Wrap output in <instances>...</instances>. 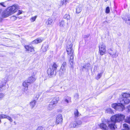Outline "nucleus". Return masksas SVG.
<instances>
[{
	"label": "nucleus",
	"mask_w": 130,
	"mask_h": 130,
	"mask_svg": "<svg viewBox=\"0 0 130 130\" xmlns=\"http://www.w3.org/2000/svg\"><path fill=\"white\" fill-rule=\"evenodd\" d=\"M90 67V64L89 63H87L84 65L83 68L87 69H88Z\"/></svg>",
	"instance_id": "72a5a7b5"
},
{
	"label": "nucleus",
	"mask_w": 130,
	"mask_h": 130,
	"mask_svg": "<svg viewBox=\"0 0 130 130\" xmlns=\"http://www.w3.org/2000/svg\"><path fill=\"white\" fill-rule=\"evenodd\" d=\"M5 96V95L4 94L0 93V99H2Z\"/></svg>",
	"instance_id": "c03bdc74"
},
{
	"label": "nucleus",
	"mask_w": 130,
	"mask_h": 130,
	"mask_svg": "<svg viewBox=\"0 0 130 130\" xmlns=\"http://www.w3.org/2000/svg\"><path fill=\"white\" fill-rule=\"evenodd\" d=\"M59 100V97H56L54 98L52 100L51 103L56 105L58 101Z\"/></svg>",
	"instance_id": "2eb2a0df"
},
{
	"label": "nucleus",
	"mask_w": 130,
	"mask_h": 130,
	"mask_svg": "<svg viewBox=\"0 0 130 130\" xmlns=\"http://www.w3.org/2000/svg\"><path fill=\"white\" fill-rule=\"evenodd\" d=\"M52 91H48V92H51Z\"/></svg>",
	"instance_id": "13d9d810"
},
{
	"label": "nucleus",
	"mask_w": 130,
	"mask_h": 130,
	"mask_svg": "<svg viewBox=\"0 0 130 130\" xmlns=\"http://www.w3.org/2000/svg\"><path fill=\"white\" fill-rule=\"evenodd\" d=\"M105 2L107 1L108 0H105Z\"/></svg>",
	"instance_id": "4d7b16f0"
},
{
	"label": "nucleus",
	"mask_w": 130,
	"mask_h": 130,
	"mask_svg": "<svg viewBox=\"0 0 130 130\" xmlns=\"http://www.w3.org/2000/svg\"><path fill=\"white\" fill-rule=\"evenodd\" d=\"M24 47L26 49V51L28 53L33 52L35 51L34 48L32 46L27 45L25 46Z\"/></svg>",
	"instance_id": "ddd939ff"
},
{
	"label": "nucleus",
	"mask_w": 130,
	"mask_h": 130,
	"mask_svg": "<svg viewBox=\"0 0 130 130\" xmlns=\"http://www.w3.org/2000/svg\"><path fill=\"white\" fill-rule=\"evenodd\" d=\"M17 18L16 17L13 16L11 17V20L13 21H14L17 19Z\"/></svg>",
	"instance_id": "a18cd8bd"
},
{
	"label": "nucleus",
	"mask_w": 130,
	"mask_h": 130,
	"mask_svg": "<svg viewBox=\"0 0 130 130\" xmlns=\"http://www.w3.org/2000/svg\"><path fill=\"white\" fill-rule=\"evenodd\" d=\"M55 106L54 105L51 103V102L50 104L48 106V108L49 110H51L54 108V106Z\"/></svg>",
	"instance_id": "2f4dec72"
},
{
	"label": "nucleus",
	"mask_w": 130,
	"mask_h": 130,
	"mask_svg": "<svg viewBox=\"0 0 130 130\" xmlns=\"http://www.w3.org/2000/svg\"><path fill=\"white\" fill-rule=\"evenodd\" d=\"M75 122H76L77 128L80 127L82 124V122L80 120H78L75 121Z\"/></svg>",
	"instance_id": "393cba45"
},
{
	"label": "nucleus",
	"mask_w": 130,
	"mask_h": 130,
	"mask_svg": "<svg viewBox=\"0 0 130 130\" xmlns=\"http://www.w3.org/2000/svg\"><path fill=\"white\" fill-rule=\"evenodd\" d=\"M42 40L40 38H37L34 41L32 42V44H38V43H40L42 41Z\"/></svg>",
	"instance_id": "b1692460"
},
{
	"label": "nucleus",
	"mask_w": 130,
	"mask_h": 130,
	"mask_svg": "<svg viewBox=\"0 0 130 130\" xmlns=\"http://www.w3.org/2000/svg\"><path fill=\"white\" fill-rule=\"evenodd\" d=\"M106 112L111 114H112L113 112L111 109L110 108H108L106 109Z\"/></svg>",
	"instance_id": "473e14b6"
},
{
	"label": "nucleus",
	"mask_w": 130,
	"mask_h": 130,
	"mask_svg": "<svg viewBox=\"0 0 130 130\" xmlns=\"http://www.w3.org/2000/svg\"><path fill=\"white\" fill-rule=\"evenodd\" d=\"M14 122V123H15V124H15V122Z\"/></svg>",
	"instance_id": "052dcab7"
},
{
	"label": "nucleus",
	"mask_w": 130,
	"mask_h": 130,
	"mask_svg": "<svg viewBox=\"0 0 130 130\" xmlns=\"http://www.w3.org/2000/svg\"><path fill=\"white\" fill-rule=\"evenodd\" d=\"M7 9L11 15L15 13L18 10L17 7L15 5L10 7Z\"/></svg>",
	"instance_id": "6e6552de"
},
{
	"label": "nucleus",
	"mask_w": 130,
	"mask_h": 130,
	"mask_svg": "<svg viewBox=\"0 0 130 130\" xmlns=\"http://www.w3.org/2000/svg\"><path fill=\"white\" fill-rule=\"evenodd\" d=\"M84 38L85 40H87V38H88L89 40H90V36L89 35H87L85 36Z\"/></svg>",
	"instance_id": "a19ab883"
},
{
	"label": "nucleus",
	"mask_w": 130,
	"mask_h": 130,
	"mask_svg": "<svg viewBox=\"0 0 130 130\" xmlns=\"http://www.w3.org/2000/svg\"><path fill=\"white\" fill-rule=\"evenodd\" d=\"M67 63L66 62H64L62 64L61 67L66 68Z\"/></svg>",
	"instance_id": "ea45409f"
},
{
	"label": "nucleus",
	"mask_w": 130,
	"mask_h": 130,
	"mask_svg": "<svg viewBox=\"0 0 130 130\" xmlns=\"http://www.w3.org/2000/svg\"><path fill=\"white\" fill-rule=\"evenodd\" d=\"M100 128L102 130H108V128L107 125L104 122L98 125Z\"/></svg>",
	"instance_id": "9b49d317"
},
{
	"label": "nucleus",
	"mask_w": 130,
	"mask_h": 130,
	"mask_svg": "<svg viewBox=\"0 0 130 130\" xmlns=\"http://www.w3.org/2000/svg\"><path fill=\"white\" fill-rule=\"evenodd\" d=\"M71 98L67 96L64 99V102L66 104H68L71 102Z\"/></svg>",
	"instance_id": "4be33fe9"
},
{
	"label": "nucleus",
	"mask_w": 130,
	"mask_h": 130,
	"mask_svg": "<svg viewBox=\"0 0 130 130\" xmlns=\"http://www.w3.org/2000/svg\"><path fill=\"white\" fill-rule=\"evenodd\" d=\"M72 44L71 42H68L67 45V51L68 56H73L74 50L72 48Z\"/></svg>",
	"instance_id": "f03ea898"
},
{
	"label": "nucleus",
	"mask_w": 130,
	"mask_h": 130,
	"mask_svg": "<svg viewBox=\"0 0 130 130\" xmlns=\"http://www.w3.org/2000/svg\"><path fill=\"white\" fill-rule=\"evenodd\" d=\"M59 25L60 27V30L62 32L65 31L68 27V23H66L63 20L59 22Z\"/></svg>",
	"instance_id": "7ed1b4c3"
},
{
	"label": "nucleus",
	"mask_w": 130,
	"mask_h": 130,
	"mask_svg": "<svg viewBox=\"0 0 130 130\" xmlns=\"http://www.w3.org/2000/svg\"><path fill=\"white\" fill-rule=\"evenodd\" d=\"M79 95L77 93H76L74 96V98L75 99H78L79 98Z\"/></svg>",
	"instance_id": "09e8293b"
},
{
	"label": "nucleus",
	"mask_w": 130,
	"mask_h": 130,
	"mask_svg": "<svg viewBox=\"0 0 130 130\" xmlns=\"http://www.w3.org/2000/svg\"><path fill=\"white\" fill-rule=\"evenodd\" d=\"M48 46L47 44H44L43 45L42 50L43 52L46 51L47 50Z\"/></svg>",
	"instance_id": "bb28decb"
},
{
	"label": "nucleus",
	"mask_w": 130,
	"mask_h": 130,
	"mask_svg": "<svg viewBox=\"0 0 130 130\" xmlns=\"http://www.w3.org/2000/svg\"><path fill=\"white\" fill-rule=\"evenodd\" d=\"M11 15L9 12L8 11L7 9L3 11L2 13V16L4 18H6Z\"/></svg>",
	"instance_id": "4468645a"
},
{
	"label": "nucleus",
	"mask_w": 130,
	"mask_h": 130,
	"mask_svg": "<svg viewBox=\"0 0 130 130\" xmlns=\"http://www.w3.org/2000/svg\"><path fill=\"white\" fill-rule=\"evenodd\" d=\"M63 92V91H61V92Z\"/></svg>",
	"instance_id": "680f3d73"
},
{
	"label": "nucleus",
	"mask_w": 130,
	"mask_h": 130,
	"mask_svg": "<svg viewBox=\"0 0 130 130\" xmlns=\"http://www.w3.org/2000/svg\"><path fill=\"white\" fill-rule=\"evenodd\" d=\"M111 107L116 110L122 111L125 109V107L121 103H113L111 104Z\"/></svg>",
	"instance_id": "20e7f679"
},
{
	"label": "nucleus",
	"mask_w": 130,
	"mask_h": 130,
	"mask_svg": "<svg viewBox=\"0 0 130 130\" xmlns=\"http://www.w3.org/2000/svg\"><path fill=\"white\" fill-rule=\"evenodd\" d=\"M49 124L52 126H54L55 124L54 121V120H50Z\"/></svg>",
	"instance_id": "c9c22d12"
},
{
	"label": "nucleus",
	"mask_w": 130,
	"mask_h": 130,
	"mask_svg": "<svg viewBox=\"0 0 130 130\" xmlns=\"http://www.w3.org/2000/svg\"><path fill=\"white\" fill-rule=\"evenodd\" d=\"M54 71L51 68H48L47 71V73L48 75L50 77H52L54 75Z\"/></svg>",
	"instance_id": "f3484780"
},
{
	"label": "nucleus",
	"mask_w": 130,
	"mask_h": 130,
	"mask_svg": "<svg viewBox=\"0 0 130 130\" xmlns=\"http://www.w3.org/2000/svg\"><path fill=\"white\" fill-rule=\"evenodd\" d=\"M125 116L122 114H117L112 116L110 118L111 121H108V127L111 130H114L116 126L115 123L116 122H119L124 120Z\"/></svg>",
	"instance_id": "f257e3e1"
},
{
	"label": "nucleus",
	"mask_w": 130,
	"mask_h": 130,
	"mask_svg": "<svg viewBox=\"0 0 130 130\" xmlns=\"http://www.w3.org/2000/svg\"><path fill=\"white\" fill-rule=\"evenodd\" d=\"M76 14H78L80 13L82 11V6L79 5L77 6L76 8Z\"/></svg>",
	"instance_id": "a211bd4d"
},
{
	"label": "nucleus",
	"mask_w": 130,
	"mask_h": 130,
	"mask_svg": "<svg viewBox=\"0 0 130 130\" xmlns=\"http://www.w3.org/2000/svg\"><path fill=\"white\" fill-rule=\"evenodd\" d=\"M58 66V64L56 62H54L52 65V69L54 71L56 70Z\"/></svg>",
	"instance_id": "aec40b11"
},
{
	"label": "nucleus",
	"mask_w": 130,
	"mask_h": 130,
	"mask_svg": "<svg viewBox=\"0 0 130 130\" xmlns=\"http://www.w3.org/2000/svg\"><path fill=\"white\" fill-rule=\"evenodd\" d=\"M0 5L4 7H6V5L5 4V3L4 2L0 3Z\"/></svg>",
	"instance_id": "de8ad7c7"
},
{
	"label": "nucleus",
	"mask_w": 130,
	"mask_h": 130,
	"mask_svg": "<svg viewBox=\"0 0 130 130\" xmlns=\"http://www.w3.org/2000/svg\"><path fill=\"white\" fill-rule=\"evenodd\" d=\"M55 123L57 125L61 124L62 122L63 118L61 114H59L57 115L56 116Z\"/></svg>",
	"instance_id": "1a4fd4ad"
},
{
	"label": "nucleus",
	"mask_w": 130,
	"mask_h": 130,
	"mask_svg": "<svg viewBox=\"0 0 130 130\" xmlns=\"http://www.w3.org/2000/svg\"><path fill=\"white\" fill-rule=\"evenodd\" d=\"M130 102V100L127 98H123L120 101V103L123 104H128Z\"/></svg>",
	"instance_id": "dca6fc26"
},
{
	"label": "nucleus",
	"mask_w": 130,
	"mask_h": 130,
	"mask_svg": "<svg viewBox=\"0 0 130 130\" xmlns=\"http://www.w3.org/2000/svg\"><path fill=\"white\" fill-rule=\"evenodd\" d=\"M127 108L128 109V111L130 113V105H128L127 107Z\"/></svg>",
	"instance_id": "8fccbe9b"
},
{
	"label": "nucleus",
	"mask_w": 130,
	"mask_h": 130,
	"mask_svg": "<svg viewBox=\"0 0 130 130\" xmlns=\"http://www.w3.org/2000/svg\"><path fill=\"white\" fill-rule=\"evenodd\" d=\"M1 120H0V123H1Z\"/></svg>",
	"instance_id": "6e6d98bb"
},
{
	"label": "nucleus",
	"mask_w": 130,
	"mask_h": 130,
	"mask_svg": "<svg viewBox=\"0 0 130 130\" xmlns=\"http://www.w3.org/2000/svg\"><path fill=\"white\" fill-rule=\"evenodd\" d=\"M128 51H130V44L128 48Z\"/></svg>",
	"instance_id": "864d4df0"
},
{
	"label": "nucleus",
	"mask_w": 130,
	"mask_h": 130,
	"mask_svg": "<svg viewBox=\"0 0 130 130\" xmlns=\"http://www.w3.org/2000/svg\"><path fill=\"white\" fill-rule=\"evenodd\" d=\"M64 19H66L67 20H69L70 19V16L69 14H66L64 16Z\"/></svg>",
	"instance_id": "f704fd0d"
},
{
	"label": "nucleus",
	"mask_w": 130,
	"mask_h": 130,
	"mask_svg": "<svg viewBox=\"0 0 130 130\" xmlns=\"http://www.w3.org/2000/svg\"><path fill=\"white\" fill-rule=\"evenodd\" d=\"M22 13V12L21 11L19 10V12L17 14L18 15H20Z\"/></svg>",
	"instance_id": "603ef678"
},
{
	"label": "nucleus",
	"mask_w": 130,
	"mask_h": 130,
	"mask_svg": "<svg viewBox=\"0 0 130 130\" xmlns=\"http://www.w3.org/2000/svg\"><path fill=\"white\" fill-rule=\"evenodd\" d=\"M122 95L123 98H127L130 97V94L128 93H122L121 94Z\"/></svg>",
	"instance_id": "cd10ccee"
},
{
	"label": "nucleus",
	"mask_w": 130,
	"mask_h": 130,
	"mask_svg": "<svg viewBox=\"0 0 130 130\" xmlns=\"http://www.w3.org/2000/svg\"><path fill=\"white\" fill-rule=\"evenodd\" d=\"M33 73L31 76L29 77L27 79L28 82L30 84L32 83L35 81L36 78L35 76V75L37 72V70L35 69H33L32 70Z\"/></svg>",
	"instance_id": "39448f33"
},
{
	"label": "nucleus",
	"mask_w": 130,
	"mask_h": 130,
	"mask_svg": "<svg viewBox=\"0 0 130 130\" xmlns=\"http://www.w3.org/2000/svg\"><path fill=\"white\" fill-rule=\"evenodd\" d=\"M102 74L103 72L98 74L97 76L96 77V78L97 79H99L102 76Z\"/></svg>",
	"instance_id": "4c0bfd02"
},
{
	"label": "nucleus",
	"mask_w": 130,
	"mask_h": 130,
	"mask_svg": "<svg viewBox=\"0 0 130 130\" xmlns=\"http://www.w3.org/2000/svg\"><path fill=\"white\" fill-rule=\"evenodd\" d=\"M39 95L38 94H37L36 95V99H37L39 97Z\"/></svg>",
	"instance_id": "3c124183"
},
{
	"label": "nucleus",
	"mask_w": 130,
	"mask_h": 130,
	"mask_svg": "<svg viewBox=\"0 0 130 130\" xmlns=\"http://www.w3.org/2000/svg\"><path fill=\"white\" fill-rule=\"evenodd\" d=\"M66 68L61 67L59 73L60 76H63L64 75H67V72L66 71Z\"/></svg>",
	"instance_id": "9d476101"
},
{
	"label": "nucleus",
	"mask_w": 130,
	"mask_h": 130,
	"mask_svg": "<svg viewBox=\"0 0 130 130\" xmlns=\"http://www.w3.org/2000/svg\"><path fill=\"white\" fill-rule=\"evenodd\" d=\"M125 22L127 24H129L130 25V17L125 20Z\"/></svg>",
	"instance_id": "37998d69"
},
{
	"label": "nucleus",
	"mask_w": 130,
	"mask_h": 130,
	"mask_svg": "<svg viewBox=\"0 0 130 130\" xmlns=\"http://www.w3.org/2000/svg\"><path fill=\"white\" fill-rule=\"evenodd\" d=\"M43 127L41 126H38L37 128V130H43Z\"/></svg>",
	"instance_id": "49530a36"
},
{
	"label": "nucleus",
	"mask_w": 130,
	"mask_h": 130,
	"mask_svg": "<svg viewBox=\"0 0 130 130\" xmlns=\"http://www.w3.org/2000/svg\"><path fill=\"white\" fill-rule=\"evenodd\" d=\"M70 0H63V2L61 1V6L63 4L66 5L67 4L69 3Z\"/></svg>",
	"instance_id": "7c9ffc66"
},
{
	"label": "nucleus",
	"mask_w": 130,
	"mask_h": 130,
	"mask_svg": "<svg viewBox=\"0 0 130 130\" xmlns=\"http://www.w3.org/2000/svg\"><path fill=\"white\" fill-rule=\"evenodd\" d=\"M27 83H29L26 81H25L23 84V86L24 87V91H27L28 90V85Z\"/></svg>",
	"instance_id": "412c9836"
},
{
	"label": "nucleus",
	"mask_w": 130,
	"mask_h": 130,
	"mask_svg": "<svg viewBox=\"0 0 130 130\" xmlns=\"http://www.w3.org/2000/svg\"><path fill=\"white\" fill-rule=\"evenodd\" d=\"M110 12V9L109 7H107L106 9L105 12L107 13H109Z\"/></svg>",
	"instance_id": "79ce46f5"
},
{
	"label": "nucleus",
	"mask_w": 130,
	"mask_h": 130,
	"mask_svg": "<svg viewBox=\"0 0 130 130\" xmlns=\"http://www.w3.org/2000/svg\"><path fill=\"white\" fill-rule=\"evenodd\" d=\"M99 50L100 54L102 55L105 54L106 52V46L103 43L100 44L99 46Z\"/></svg>",
	"instance_id": "423d86ee"
},
{
	"label": "nucleus",
	"mask_w": 130,
	"mask_h": 130,
	"mask_svg": "<svg viewBox=\"0 0 130 130\" xmlns=\"http://www.w3.org/2000/svg\"><path fill=\"white\" fill-rule=\"evenodd\" d=\"M62 88V87H60V88Z\"/></svg>",
	"instance_id": "bf43d9fd"
},
{
	"label": "nucleus",
	"mask_w": 130,
	"mask_h": 130,
	"mask_svg": "<svg viewBox=\"0 0 130 130\" xmlns=\"http://www.w3.org/2000/svg\"><path fill=\"white\" fill-rule=\"evenodd\" d=\"M73 56H71V57H70L69 61V63L70 66L72 68L73 67Z\"/></svg>",
	"instance_id": "6ab92c4d"
},
{
	"label": "nucleus",
	"mask_w": 130,
	"mask_h": 130,
	"mask_svg": "<svg viewBox=\"0 0 130 130\" xmlns=\"http://www.w3.org/2000/svg\"><path fill=\"white\" fill-rule=\"evenodd\" d=\"M37 17V16L36 15L31 17L30 19V21L31 22H34L36 19Z\"/></svg>",
	"instance_id": "e433bc0d"
},
{
	"label": "nucleus",
	"mask_w": 130,
	"mask_h": 130,
	"mask_svg": "<svg viewBox=\"0 0 130 130\" xmlns=\"http://www.w3.org/2000/svg\"><path fill=\"white\" fill-rule=\"evenodd\" d=\"M125 122L130 123V117H127L125 120Z\"/></svg>",
	"instance_id": "58836bf2"
},
{
	"label": "nucleus",
	"mask_w": 130,
	"mask_h": 130,
	"mask_svg": "<svg viewBox=\"0 0 130 130\" xmlns=\"http://www.w3.org/2000/svg\"><path fill=\"white\" fill-rule=\"evenodd\" d=\"M52 20L50 18H49L46 21L45 23L47 25H50L52 24Z\"/></svg>",
	"instance_id": "c85d7f7f"
},
{
	"label": "nucleus",
	"mask_w": 130,
	"mask_h": 130,
	"mask_svg": "<svg viewBox=\"0 0 130 130\" xmlns=\"http://www.w3.org/2000/svg\"><path fill=\"white\" fill-rule=\"evenodd\" d=\"M16 115H14L12 116L15 119L16 118Z\"/></svg>",
	"instance_id": "5fc2aeb1"
},
{
	"label": "nucleus",
	"mask_w": 130,
	"mask_h": 130,
	"mask_svg": "<svg viewBox=\"0 0 130 130\" xmlns=\"http://www.w3.org/2000/svg\"><path fill=\"white\" fill-rule=\"evenodd\" d=\"M76 122L75 121L71 122L69 125V127L70 128H77Z\"/></svg>",
	"instance_id": "5701e85b"
},
{
	"label": "nucleus",
	"mask_w": 130,
	"mask_h": 130,
	"mask_svg": "<svg viewBox=\"0 0 130 130\" xmlns=\"http://www.w3.org/2000/svg\"><path fill=\"white\" fill-rule=\"evenodd\" d=\"M108 51L110 56L113 58H116L118 56V53H117L116 50L109 49L108 50Z\"/></svg>",
	"instance_id": "0eeeda50"
},
{
	"label": "nucleus",
	"mask_w": 130,
	"mask_h": 130,
	"mask_svg": "<svg viewBox=\"0 0 130 130\" xmlns=\"http://www.w3.org/2000/svg\"><path fill=\"white\" fill-rule=\"evenodd\" d=\"M74 117L76 118L78 117L80 115V114L79 113L78 110L77 109H75L74 110Z\"/></svg>",
	"instance_id": "a878e982"
},
{
	"label": "nucleus",
	"mask_w": 130,
	"mask_h": 130,
	"mask_svg": "<svg viewBox=\"0 0 130 130\" xmlns=\"http://www.w3.org/2000/svg\"><path fill=\"white\" fill-rule=\"evenodd\" d=\"M5 118L9 120L10 121V122H12L13 121V120L9 116L3 114H0V120L1 119Z\"/></svg>",
	"instance_id": "f8f14e48"
},
{
	"label": "nucleus",
	"mask_w": 130,
	"mask_h": 130,
	"mask_svg": "<svg viewBox=\"0 0 130 130\" xmlns=\"http://www.w3.org/2000/svg\"><path fill=\"white\" fill-rule=\"evenodd\" d=\"M36 103V101L35 100L32 101L30 102V106L32 108L34 107Z\"/></svg>",
	"instance_id": "c756f323"
}]
</instances>
